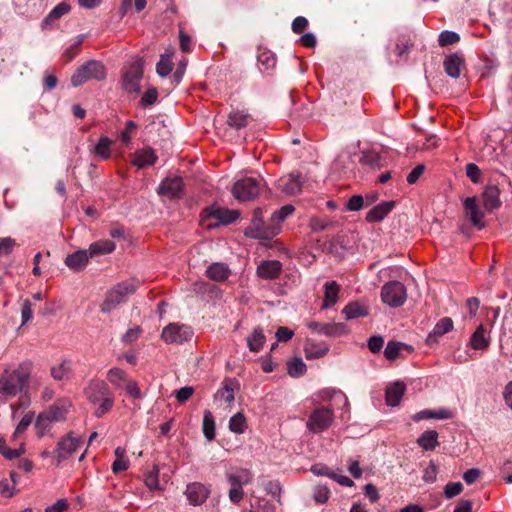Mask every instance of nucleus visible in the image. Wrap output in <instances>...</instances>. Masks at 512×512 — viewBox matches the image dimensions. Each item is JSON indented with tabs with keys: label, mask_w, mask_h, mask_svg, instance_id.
Wrapping results in <instances>:
<instances>
[{
	"label": "nucleus",
	"mask_w": 512,
	"mask_h": 512,
	"mask_svg": "<svg viewBox=\"0 0 512 512\" xmlns=\"http://www.w3.org/2000/svg\"><path fill=\"white\" fill-rule=\"evenodd\" d=\"M347 396L332 388L322 389V430L330 427L336 418L346 421L349 418Z\"/></svg>",
	"instance_id": "obj_1"
},
{
	"label": "nucleus",
	"mask_w": 512,
	"mask_h": 512,
	"mask_svg": "<svg viewBox=\"0 0 512 512\" xmlns=\"http://www.w3.org/2000/svg\"><path fill=\"white\" fill-rule=\"evenodd\" d=\"M33 362L25 360L13 370H5L0 377V394L5 398L15 397L28 384Z\"/></svg>",
	"instance_id": "obj_2"
},
{
	"label": "nucleus",
	"mask_w": 512,
	"mask_h": 512,
	"mask_svg": "<svg viewBox=\"0 0 512 512\" xmlns=\"http://www.w3.org/2000/svg\"><path fill=\"white\" fill-rule=\"evenodd\" d=\"M87 399L94 405H98L94 414L97 418L103 417L114 405V397L108 384L103 380H93L84 391Z\"/></svg>",
	"instance_id": "obj_3"
},
{
	"label": "nucleus",
	"mask_w": 512,
	"mask_h": 512,
	"mask_svg": "<svg viewBox=\"0 0 512 512\" xmlns=\"http://www.w3.org/2000/svg\"><path fill=\"white\" fill-rule=\"evenodd\" d=\"M106 78L105 66L96 60H89L81 65L71 77V84L74 87L83 85L89 80L102 81Z\"/></svg>",
	"instance_id": "obj_4"
},
{
	"label": "nucleus",
	"mask_w": 512,
	"mask_h": 512,
	"mask_svg": "<svg viewBox=\"0 0 512 512\" xmlns=\"http://www.w3.org/2000/svg\"><path fill=\"white\" fill-rule=\"evenodd\" d=\"M245 235L255 239H271L276 236V225L272 224L271 218L268 222H265L263 210L258 207L253 211V218L246 229Z\"/></svg>",
	"instance_id": "obj_5"
},
{
	"label": "nucleus",
	"mask_w": 512,
	"mask_h": 512,
	"mask_svg": "<svg viewBox=\"0 0 512 512\" xmlns=\"http://www.w3.org/2000/svg\"><path fill=\"white\" fill-rule=\"evenodd\" d=\"M137 286L133 282L124 281L116 284L107 292L106 298L101 305L103 313H109L119 304L124 302L127 297L136 291Z\"/></svg>",
	"instance_id": "obj_6"
},
{
	"label": "nucleus",
	"mask_w": 512,
	"mask_h": 512,
	"mask_svg": "<svg viewBox=\"0 0 512 512\" xmlns=\"http://www.w3.org/2000/svg\"><path fill=\"white\" fill-rule=\"evenodd\" d=\"M143 77V63L137 58L123 71L121 85L129 94L137 95L140 91V81Z\"/></svg>",
	"instance_id": "obj_7"
},
{
	"label": "nucleus",
	"mask_w": 512,
	"mask_h": 512,
	"mask_svg": "<svg viewBox=\"0 0 512 512\" xmlns=\"http://www.w3.org/2000/svg\"><path fill=\"white\" fill-rule=\"evenodd\" d=\"M406 298V288L399 281L387 282L381 289V299L390 307L396 308L402 306Z\"/></svg>",
	"instance_id": "obj_8"
},
{
	"label": "nucleus",
	"mask_w": 512,
	"mask_h": 512,
	"mask_svg": "<svg viewBox=\"0 0 512 512\" xmlns=\"http://www.w3.org/2000/svg\"><path fill=\"white\" fill-rule=\"evenodd\" d=\"M80 443V438L73 431H70L61 437L53 452L57 460V464H60L71 457L79 448Z\"/></svg>",
	"instance_id": "obj_9"
},
{
	"label": "nucleus",
	"mask_w": 512,
	"mask_h": 512,
	"mask_svg": "<svg viewBox=\"0 0 512 512\" xmlns=\"http://www.w3.org/2000/svg\"><path fill=\"white\" fill-rule=\"evenodd\" d=\"M260 191V182L253 177H245L236 181L232 188L233 196L240 201L255 199Z\"/></svg>",
	"instance_id": "obj_10"
},
{
	"label": "nucleus",
	"mask_w": 512,
	"mask_h": 512,
	"mask_svg": "<svg viewBox=\"0 0 512 512\" xmlns=\"http://www.w3.org/2000/svg\"><path fill=\"white\" fill-rule=\"evenodd\" d=\"M191 337L189 328L185 325L170 323L164 327L161 338L169 344H178L188 340Z\"/></svg>",
	"instance_id": "obj_11"
},
{
	"label": "nucleus",
	"mask_w": 512,
	"mask_h": 512,
	"mask_svg": "<svg viewBox=\"0 0 512 512\" xmlns=\"http://www.w3.org/2000/svg\"><path fill=\"white\" fill-rule=\"evenodd\" d=\"M157 193L161 196H167L171 199L182 198L184 195V184L182 178H166L160 183L157 189Z\"/></svg>",
	"instance_id": "obj_12"
},
{
	"label": "nucleus",
	"mask_w": 512,
	"mask_h": 512,
	"mask_svg": "<svg viewBox=\"0 0 512 512\" xmlns=\"http://www.w3.org/2000/svg\"><path fill=\"white\" fill-rule=\"evenodd\" d=\"M302 186L303 181L300 174L294 173L282 176L276 182L277 190L289 196L299 193L302 190Z\"/></svg>",
	"instance_id": "obj_13"
},
{
	"label": "nucleus",
	"mask_w": 512,
	"mask_h": 512,
	"mask_svg": "<svg viewBox=\"0 0 512 512\" xmlns=\"http://www.w3.org/2000/svg\"><path fill=\"white\" fill-rule=\"evenodd\" d=\"M210 489L200 482L187 485L185 495L191 505H201L209 497Z\"/></svg>",
	"instance_id": "obj_14"
},
{
	"label": "nucleus",
	"mask_w": 512,
	"mask_h": 512,
	"mask_svg": "<svg viewBox=\"0 0 512 512\" xmlns=\"http://www.w3.org/2000/svg\"><path fill=\"white\" fill-rule=\"evenodd\" d=\"M282 271V263L278 260H265L262 261L257 269L256 274L258 277L266 280H272L279 277Z\"/></svg>",
	"instance_id": "obj_15"
},
{
	"label": "nucleus",
	"mask_w": 512,
	"mask_h": 512,
	"mask_svg": "<svg viewBox=\"0 0 512 512\" xmlns=\"http://www.w3.org/2000/svg\"><path fill=\"white\" fill-rule=\"evenodd\" d=\"M70 403L66 400H58L43 411L44 415L53 423L66 420Z\"/></svg>",
	"instance_id": "obj_16"
},
{
	"label": "nucleus",
	"mask_w": 512,
	"mask_h": 512,
	"mask_svg": "<svg viewBox=\"0 0 512 512\" xmlns=\"http://www.w3.org/2000/svg\"><path fill=\"white\" fill-rule=\"evenodd\" d=\"M453 329V321L449 317H444L440 319L433 330L428 334L426 343L429 346H433L438 343L439 338L444 334L450 332Z\"/></svg>",
	"instance_id": "obj_17"
},
{
	"label": "nucleus",
	"mask_w": 512,
	"mask_h": 512,
	"mask_svg": "<svg viewBox=\"0 0 512 512\" xmlns=\"http://www.w3.org/2000/svg\"><path fill=\"white\" fill-rule=\"evenodd\" d=\"M464 209L466 211V214L468 215L470 221L474 226H476L478 229L484 228V214L483 212L478 208L476 203L475 197H467L464 200Z\"/></svg>",
	"instance_id": "obj_18"
},
{
	"label": "nucleus",
	"mask_w": 512,
	"mask_h": 512,
	"mask_svg": "<svg viewBox=\"0 0 512 512\" xmlns=\"http://www.w3.org/2000/svg\"><path fill=\"white\" fill-rule=\"evenodd\" d=\"M394 206V201H383L379 203L366 214V221L369 223L382 221L393 210Z\"/></svg>",
	"instance_id": "obj_19"
},
{
	"label": "nucleus",
	"mask_w": 512,
	"mask_h": 512,
	"mask_svg": "<svg viewBox=\"0 0 512 512\" xmlns=\"http://www.w3.org/2000/svg\"><path fill=\"white\" fill-rule=\"evenodd\" d=\"M405 390L406 386L402 381H396L388 385L385 393L387 405L392 407L398 406L405 393Z\"/></svg>",
	"instance_id": "obj_20"
},
{
	"label": "nucleus",
	"mask_w": 512,
	"mask_h": 512,
	"mask_svg": "<svg viewBox=\"0 0 512 512\" xmlns=\"http://www.w3.org/2000/svg\"><path fill=\"white\" fill-rule=\"evenodd\" d=\"M341 286L336 281H327L324 285L322 309L333 307L339 300Z\"/></svg>",
	"instance_id": "obj_21"
},
{
	"label": "nucleus",
	"mask_w": 512,
	"mask_h": 512,
	"mask_svg": "<svg viewBox=\"0 0 512 512\" xmlns=\"http://www.w3.org/2000/svg\"><path fill=\"white\" fill-rule=\"evenodd\" d=\"M484 207L488 210H494L501 206L500 190L495 185L487 186L482 193Z\"/></svg>",
	"instance_id": "obj_22"
},
{
	"label": "nucleus",
	"mask_w": 512,
	"mask_h": 512,
	"mask_svg": "<svg viewBox=\"0 0 512 512\" xmlns=\"http://www.w3.org/2000/svg\"><path fill=\"white\" fill-rule=\"evenodd\" d=\"M239 388V384L236 379L226 378L223 381L222 387L217 391L215 397L223 400L228 404H232L235 399V390Z\"/></svg>",
	"instance_id": "obj_23"
},
{
	"label": "nucleus",
	"mask_w": 512,
	"mask_h": 512,
	"mask_svg": "<svg viewBox=\"0 0 512 512\" xmlns=\"http://www.w3.org/2000/svg\"><path fill=\"white\" fill-rule=\"evenodd\" d=\"M90 258L91 256L88 250H78L66 257L65 264L70 269L79 271L87 265Z\"/></svg>",
	"instance_id": "obj_24"
},
{
	"label": "nucleus",
	"mask_w": 512,
	"mask_h": 512,
	"mask_svg": "<svg viewBox=\"0 0 512 512\" xmlns=\"http://www.w3.org/2000/svg\"><path fill=\"white\" fill-rule=\"evenodd\" d=\"M252 120L253 117L248 112L243 110H232L228 114L227 124L229 127L238 130L246 127Z\"/></svg>",
	"instance_id": "obj_25"
},
{
	"label": "nucleus",
	"mask_w": 512,
	"mask_h": 512,
	"mask_svg": "<svg viewBox=\"0 0 512 512\" xmlns=\"http://www.w3.org/2000/svg\"><path fill=\"white\" fill-rule=\"evenodd\" d=\"M444 70L452 78H458L464 66V59L458 54H451L444 60Z\"/></svg>",
	"instance_id": "obj_26"
},
{
	"label": "nucleus",
	"mask_w": 512,
	"mask_h": 512,
	"mask_svg": "<svg viewBox=\"0 0 512 512\" xmlns=\"http://www.w3.org/2000/svg\"><path fill=\"white\" fill-rule=\"evenodd\" d=\"M342 313L347 320H352L360 317H365L369 313L368 306L364 305L363 303H360L358 301H352L349 302L344 309L342 310Z\"/></svg>",
	"instance_id": "obj_27"
},
{
	"label": "nucleus",
	"mask_w": 512,
	"mask_h": 512,
	"mask_svg": "<svg viewBox=\"0 0 512 512\" xmlns=\"http://www.w3.org/2000/svg\"><path fill=\"white\" fill-rule=\"evenodd\" d=\"M157 160L155 151L151 148L138 150L134 153L132 164L138 168H143L147 165H153Z\"/></svg>",
	"instance_id": "obj_28"
},
{
	"label": "nucleus",
	"mask_w": 512,
	"mask_h": 512,
	"mask_svg": "<svg viewBox=\"0 0 512 512\" xmlns=\"http://www.w3.org/2000/svg\"><path fill=\"white\" fill-rule=\"evenodd\" d=\"M72 370V361L63 359L59 364L50 368V375L56 381L69 380Z\"/></svg>",
	"instance_id": "obj_29"
},
{
	"label": "nucleus",
	"mask_w": 512,
	"mask_h": 512,
	"mask_svg": "<svg viewBox=\"0 0 512 512\" xmlns=\"http://www.w3.org/2000/svg\"><path fill=\"white\" fill-rule=\"evenodd\" d=\"M208 211L210 216L217 219L222 224H230L233 221H235L240 215V213L237 210H229L227 208L221 207H211Z\"/></svg>",
	"instance_id": "obj_30"
},
{
	"label": "nucleus",
	"mask_w": 512,
	"mask_h": 512,
	"mask_svg": "<svg viewBox=\"0 0 512 512\" xmlns=\"http://www.w3.org/2000/svg\"><path fill=\"white\" fill-rule=\"evenodd\" d=\"M206 274L211 280L225 281L231 274V270L227 264L216 262L207 268Z\"/></svg>",
	"instance_id": "obj_31"
},
{
	"label": "nucleus",
	"mask_w": 512,
	"mask_h": 512,
	"mask_svg": "<svg viewBox=\"0 0 512 512\" xmlns=\"http://www.w3.org/2000/svg\"><path fill=\"white\" fill-rule=\"evenodd\" d=\"M175 49L173 47H170L166 49V51L160 55V60L158 61L156 65V71L159 76L165 77L170 74L172 71L173 65H172V57L174 55Z\"/></svg>",
	"instance_id": "obj_32"
},
{
	"label": "nucleus",
	"mask_w": 512,
	"mask_h": 512,
	"mask_svg": "<svg viewBox=\"0 0 512 512\" xmlns=\"http://www.w3.org/2000/svg\"><path fill=\"white\" fill-rule=\"evenodd\" d=\"M452 417V413L450 410L446 408H441L437 411L432 410H422L415 415H413L412 419L416 422L426 419H450Z\"/></svg>",
	"instance_id": "obj_33"
},
{
	"label": "nucleus",
	"mask_w": 512,
	"mask_h": 512,
	"mask_svg": "<svg viewBox=\"0 0 512 512\" xmlns=\"http://www.w3.org/2000/svg\"><path fill=\"white\" fill-rule=\"evenodd\" d=\"M417 443L424 450H434L439 445L438 433L435 430H427L420 435Z\"/></svg>",
	"instance_id": "obj_34"
},
{
	"label": "nucleus",
	"mask_w": 512,
	"mask_h": 512,
	"mask_svg": "<svg viewBox=\"0 0 512 512\" xmlns=\"http://www.w3.org/2000/svg\"><path fill=\"white\" fill-rule=\"evenodd\" d=\"M116 245L111 240H99L94 243H92L88 249L90 256L93 257L94 255H100V254H108L115 250Z\"/></svg>",
	"instance_id": "obj_35"
},
{
	"label": "nucleus",
	"mask_w": 512,
	"mask_h": 512,
	"mask_svg": "<svg viewBox=\"0 0 512 512\" xmlns=\"http://www.w3.org/2000/svg\"><path fill=\"white\" fill-rule=\"evenodd\" d=\"M295 211V207L292 205V204H286L284 206H282L280 209L276 210L272 215H271V222L272 224H275L276 225V235L279 233L280 231V224L288 217L290 216L291 214H293V212Z\"/></svg>",
	"instance_id": "obj_36"
},
{
	"label": "nucleus",
	"mask_w": 512,
	"mask_h": 512,
	"mask_svg": "<svg viewBox=\"0 0 512 512\" xmlns=\"http://www.w3.org/2000/svg\"><path fill=\"white\" fill-rule=\"evenodd\" d=\"M111 144L112 141L110 138L103 136L99 139L91 152L99 158L106 160L111 156Z\"/></svg>",
	"instance_id": "obj_37"
},
{
	"label": "nucleus",
	"mask_w": 512,
	"mask_h": 512,
	"mask_svg": "<svg viewBox=\"0 0 512 512\" xmlns=\"http://www.w3.org/2000/svg\"><path fill=\"white\" fill-rule=\"evenodd\" d=\"M265 335L261 328H255L252 335L247 338V345L250 351L258 352L265 343Z\"/></svg>",
	"instance_id": "obj_38"
},
{
	"label": "nucleus",
	"mask_w": 512,
	"mask_h": 512,
	"mask_svg": "<svg viewBox=\"0 0 512 512\" xmlns=\"http://www.w3.org/2000/svg\"><path fill=\"white\" fill-rule=\"evenodd\" d=\"M108 381L116 388H122L129 380L127 373L120 368H111L107 373Z\"/></svg>",
	"instance_id": "obj_39"
},
{
	"label": "nucleus",
	"mask_w": 512,
	"mask_h": 512,
	"mask_svg": "<svg viewBox=\"0 0 512 512\" xmlns=\"http://www.w3.org/2000/svg\"><path fill=\"white\" fill-rule=\"evenodd\" d=\"M471 346L476 350L485 349L489 345V340L485 336L484 326L481 324L477 327L475 332L473 333L471 340Z\"/></svg>",
	"instance_id": "obj_40"
},
{
	"label": "nucleus",
	"mask_w": 512,
	"mask_h": 512,
	"mask_svg": "<svg viewBox=\"0 0 512 512\" xmlns=\"http://www.w3.org/2000/svg\"><path fill=\"white\" fill-rule=\"evenodd\" d=\"M402 349H411L410 346L397 341H389L384 350V356L387 360L393 361L400 356Z\"/></svg>",
	"instance_id": "obj_41"
},
{
	"label": "nucleus",
	"mask_w": 512,
	"mask_h": 512,
	"mask_svg": "<svg viewBox=\"0 0 512 512\" xmlns=\"http://www.w3.org/2000/svg\"><path fill=\"white\" fill-rule=\"evenodd\" d=\"M70 11V5L61 2L56 7H54L50 13L47 15V17L43 20L42 25L47 26L51 24L52 22L58 20L63 15L67 14Z\"/></svg>",
	"instance_id": "obj_42"
},
{
	"label": "nucleus",
	"mask_w": 512,
	"mask_h": 512,
	"mask_svg": "<svg viewBox=\"0 0 512 512\" xmlns=\"http://www.w3.org/2000/svg\"><path fill=\"white\" fill-rule=\"evenodd\" d=\"M306 372V365L300 357H294L287 362V373L298 378Z\"/></svg>",
	"instance_id": "obj_43"
},
{
	"label": "nucleus",
	"mask_w": 512,
	"mask_h": 512,
	"mask_svg": "<svg viewBox=\"0 0 512 512\" xmlns=\"http://www.w3.org/2000/svg\"><path fill=\"white\" fill-rule=\"evenodd\" d=\"M229 429L235 434H242L247 429V420L243 413L238 412L229 420Z\"/></svg>",
	"instance_id": "obj_44"
},
{
	"label": "nucleus",
	"mask_w": 512,
	"mask_h": 512,
	"mask_svg": "<svg viewBox=\"0 0 512 512\" xmlns=\"http://www.w3.org/2000/svg\"><path fill=\"white\" fill-rule=\"evenodd\" d=\"M203 433L207 440L212 441L215 438V421L210 411L204 412Z\"/></svg>",
	"instance_id": "obj_45"
},
{
	"label": "nucleus",
	"mask_w": 512,
	"mask_h": 512,
	"mask_svg": "<svg viewBox=\"0 0 512 512\" xmlns=\"http://www.w3.org/2000/svg\"><path fill=\"white\" fill-rule=\"evenodd\" d=\"M159 472V467L154 465L152 470L145 475L144 483L151 491L161 489L159 486Z\"/></svg>",
	"instance_id": "obj_46"
},
{
	"label": "nucleus",
	"mask_w": 512,
	"mask_h": 512,
	"mask_svg": "<svg viewBox=\"0 0 512 512\" xmlns=\"http://www.w3.org/2000/svg\"><path fill=\"white\" fill-rule=\"evenodd\" d=\"M258 63L260 65V70L268 71L275 67L276 58L271 52L263 51L258 55Z\"/></svg>",
	"instance_id": "obj_47"
},
{
	"label": "nucleus",
	"mask_w": 512,
	"mask_h": 512,
	"mask_svg": "<svg viewBox=\"0 0 512 512\" xmlns=\"http://www.w3.org/2000/svg\"><path fill=\"white\" fill-rule=\"evenodd\" d=\"M52 422L41 412L35 421V429L38 437H43L45 433L51 428Z\"/></svg>",
	"instance_id": "obj_48"
},
{
	"label": "nucleus",
	"mask_w": 512,
	"mask_h": 512,
	"mask_svg": "<svg viewBox=\"0 0 512 512\" xmlns=\"http://www.w3.org/2000/svg\"><path fill=\"white\" fill-rule=\"evenodd\" d=\"M243 476H237L235 474H228L227 480L231 485V488H240L243 484L248 483L251 480V473L248 470L241 471Z\"/></svg>",
	"instance_id": "obj_49"
},
{
	"label": "nucleus",
	"mask_w": 512,
	"mask_h": 512,
	"mask_svg": "<svg viewBox=\"0 0 512 512\" xmlns=\"http://www.w3.org/2000/svg\"><path fill=\"white\" fill-rule=\"evenodd\" d=\"M347 333V327L343 323H332L322 325V334L340 336Z\"/></svg>",
	"instance_id": "obj_50"
},
{
	"label": "nucleus",
	"mask_w": 512,
	"mask_h": 512,
	"mask_svg": "<svg viewBox=\"0 0 512 512\" xmlns=\"http://www.w3.org/2000/svg\"><path fill=\"white\" fill-rule=\"evenodd\" d=\"M460 40L458 33L454 31L445 30L439 34L438 42L441 47L452 45Z\"/></svg>",
	"instance_id": "obj_51"
},
{
	"label": "nucleus",
	"mask_w": 512,
	"mask_h": 512,
	"mask_svg": "<svg viewBox=\"0 0 512 512\" xmlns=\"http://www.w3.org/2000/svg\"><path fill=\"white\" fill-rule=\"evenodd\" d=\"M17 246L16 240L11 237L0 238V257L9 256Z\"/></svg>",
	"instance_id": "obj_52"
},
{
	"label": "nucleus",
	"mask_w": 512,
	"mask_h": 512,
	"mask_svg": "<svg viewBox=\"0 0 512 512\" xmlns=\"http://www.w3.org/2000/svg\"><path fill=\"white\" fill-rule=\"evenodd\" d=\"M380 158L379 155L374 151L364 152L361 157V163L367 165L371 168H379L380 167Z\"/></svg>",
	"instance_id": "obj_53"
},
{
	"label": "nucleus",
	"mask_w": 512,
	"mask_h": 512,
	"mask_svg": "<svg viewBox=\"0 0 512 512\" xmlns=\"http://www.w3.org/2000/svg\"><path fill=\"white\" fill-rule=\"evenodd\" d=\"M33 419H34L33 412L26 413L20 420L19 424L17 425L16 430L14 432V437H17V436L23 434L26 431V429L30 426V424L33 422Z\"/></svg>",
	"instance_id": "obj_54"
},
{
	"label": "nucleus",
	"mask_w": 512,
	"mask_h": 512,
	"mask_svg": "<svg viewBox=\"0 0 512 512\" xmlns=\"http://www.w3.org/2000/svg\"><path fill=\"white\" fill-rule=\"evenodd\" d=\"M157 98H158L157 89L156 88H149L143 94V96H142V98L140 100V105L142 107H147V106L153 105L157 101Z\"/></svg>",
	"instance_id": "obj_55"
},
{
	"label": "nucleus",
	"mask_w": 512,
	"mask_h": 512,
	"mask_svg": "<svg viewBox=\"0 0 512 512\" xmlns=\"http://www.w3.org/2000/svg\"><path fill=\"white\" fill-rule=\"evenodd\" d=\"M423 480L426 483H434L437 479V466L433 461H430L428 466L423 471Z\"/></svg>",
	"instance_id": "obj_56"
},
{
	"label": "nucleus",
	"mask_w": 512,
	"mask_h": 512,
	"mask_svg": "<svg viewBox=\"0 0 512 512\" xmlns=\"http://www.w3.org/2000/svg\"><path fill=\"white\" fill-rule=\"evenodd\" d=\"M463 490V486L460 482H450L446 484L444 488V495L446 498L450 499L457 495H459Z\"/></svg>",
	"instance_id": "obj_57"
},
{
	"label": "nucleus",
	"mask_w": 512,
	"mask_h": 512,
	"mask_svg": "<svg viewBox=\"0 0 512 512\" xmlns=\"http://www.w3.org/2000/svg\"><path fill=\"white\" fill-rule=\"evenodd\" d=\"M328 253L333 255L335 258H342L345 253V247L339 240H332L328 245Z\"/></svg>",
	"instance_id": "obj_58"
},
{
	"label": "nucleus",
	"mask_w": 512,
	"mask_h": 512,
	"mask_svg": "<svg viewBox=\"0 0 512 512\" xmlns=\"http://www.w3.org/2000/svg\"><path fill=\"white\" fill-rule=\"evenodd\" d=\"M307 427L312 432L320 431V409L316 408L307 421Z\"/></svg>",
	"instance_id": "obj_59"
},
{
	"label": "nucleus",
	"mask_w": 512,
	"mask_h": 512,
	"mask_svg": "<svg viewBox=\"0 0 512 512\" xmlns=\"http://www.w3.org/2000/svg\"><path fill=\"white\" fill-rule=\"evenodd\" d=\"M305 356L307 359L318 358L320 356V347L307 339L304 346Z\"/></svg>",
	"instance_id": "obj_60"
},
{
	"label": "nucleus",
	"mask_w": 512,
	"mask_h": 512,
	"mask_svg": "<svg viewBox=\"0 0 512 512\" xmlns=\"http://www.w3.org/2000/svg\"><path fill=\"white\" fill-rule=\"evenodd\" d=\"M384 344V338L380 335L371 336L368 339V348L372 353H378L381 351Z\"/></svg>",
	"instance_id": "obj_61"
},
{
	"label": "nucleus",
	"mask_w": 512,
	"mask_h": 512,
	"mask_svg": "<svg viewBox=\"0 0 512 512\" xmlns=\"http://www.w3.org/2000/svg\"><path fill=\"white\" fill-rule=\"evenodd\" d=\"M364 206V199L361 195H353L346 204L347 211H359Z\"/></svg>",
	"instance_id": "obj_62"
},
{
	"label": "nucleus",
	"mask_w": 512,
	"mask_h": 512,
	"mask_svg": "<svg viewBox=\"0 0 512 512\" xmlns=\"http://www.w3.org/2000/svg\"><path fill=\"white\" fill-rule=\"evenodd\" d=\"M122 388H124L126 393L134 399H140L142 396L140 388L134 380L129 379Z\"/></svg>",
	"instance_id": "obj_63"
},
{
	"label": "nucleus",
	"mask_w": 512,
	"mask_h": 512,
	"mask_svg": "<svg viewBox=\"0 0 512 512\" xmlns=\"http://www.w3.org/2000/svg\"><path fill=\"white\" fill-rule=\"evenodd\" d=\"M194 393V388L185 386L175 392V397L179 403L186 402Z\"/></svg>",
	"instance_id": "obj_64"
}]
</instances>
